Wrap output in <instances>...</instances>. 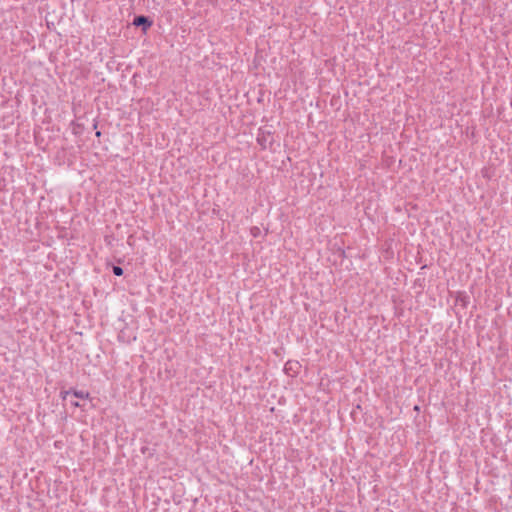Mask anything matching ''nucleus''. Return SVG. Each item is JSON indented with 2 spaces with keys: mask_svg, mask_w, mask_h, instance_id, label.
<instances>
[{
  "mask_svg": "<svg viewBox=\"0 0 512 512\" xmlns=\"http://www.w3.org/2000/svg\"><path fill=\"white\" fill-rule=\"evenodd\" d=\"M257 142L263 149L270 147L273 143L272 133L268 130L259 129Z\"/></svg>",
  "mask_w": 512,
  "mask_h": 512,
  "instance_id": "nucleus-1",
  "label": "nucleus"
},
{
  "mask_svg": "<svg viewBox=\"0 0 512 512\" xmlns=\"http://www.w3.org/2000/svg\"><path fill=\"white\" fill-rule=\"evenodd\" d=\"M153 22L147 16L139 15L133 19V25L136 27H141L143 32H146L151 26Z\"/></svg>",
  "mask_w": 512,
  "mask_h": 512,
  "instance_id": "nucleus-2",
  "label": "nucleus"
},
{
  "mask_svg": "<svg viewBox=\"0 0 512 512\" xmlns=\"http://www.w3.org/2000/svg\"><path fill=\"white\" fill-rule=\"evenodd\" d=\"M71 393L76 397V398H80V399H88L90 394L89 392L87 391H83V390H75V389H72L71 390Z\"/></svg>",
  "mask_w": 512,
  "mask_h": 512,
  "instance_id": "nucleus-3",
  "label": "nucleus"
},
{
  "mask_svg": "<svg viewBox=\"0 0 512 512\" xmlns=\"http://www.w3.org/2000/svg\"><path fill=\"white\" fill-rule=\"evenodd\" d=\"M298 367H299V362L288 361L285 364V371L294 370V368H298Z\"/></svg>",
  "mask_w": 512,
  "mask_h": 512,
  "instance_id": "nucleus-4",
  "label": "nucleus"
},
{
  "mask_svg": "<svg viewBox=\"0 0 512 512\" xmlns=\"http://www.w3.org/2000/svg\"><path fill=\"white\" fill-rule=\"evenodd\" d=\"M112 271L116 276H122L124 273L123 268H121L120 266H113Z\"/></svg>",
  "mask_w": 512,
  "mask_h": 512,
  "instance_id": "nucleus-5",
  "label": "nucleus"
},
{
  "mask_svg": "<svg viewBox=\"0 0 512 512\" xmlns=\"http://www.w3.org/2000/svg\"><path fill=\"white\" fill-rule=\"evenodd\" d=\"M69 394H71V390L61 391L60 392V397H61L62 400H65Z\"/></svg>",
  "mask_w": 512,
  "mask_h": 512,
  "instance_id": "nucleus-6",
  "label": "nucleus"
},
{
  "mask_svg": "<svg viewBox=\"0 0 512 512\" xmlns=\"http://www.w3.org/2000/svg\"><path fill=\"white\" fill-rule=\"evenodd\" d=\"M71 404L74 407H81V405H80V403L78 401H72Z\"/></svg>",
  "mask_w": 512,
  "mask_h": 512,
  "instance_id": "nucleus-7",
  "label": "nucleus"
},
{
  "mask_svg": "<svg viewBox=\"0 0 512 512\" xmlns=\"http://www.w3.org/2000/svg\"><path fill=\"white\" fill-rule=\"evenodd\" d=\"M96 136H97V137H100V136H101V132H100V131H97V132H96Z\"/></svg>",
  "mask_w": 512,
  "mask_h": 512,
  "instance_id": "nucleus-8",
  "label": "nucleus"
}]
</instances>
